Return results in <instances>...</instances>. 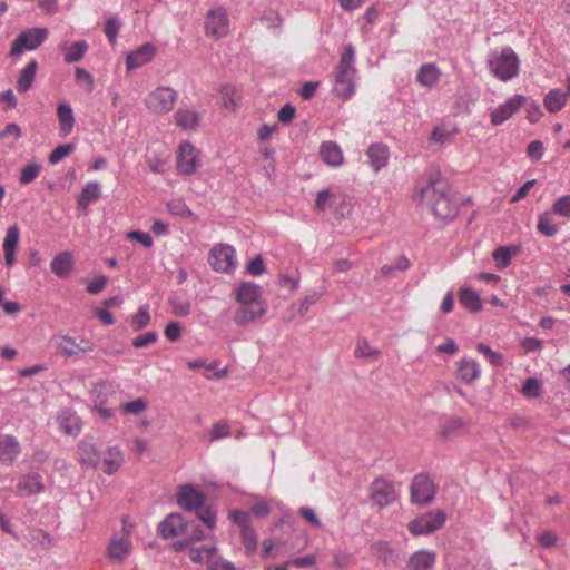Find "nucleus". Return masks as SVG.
I'll list each match as a JSON object with an SVG mask.
<instances>
[{
    "label": "nucleus",
    "instance_id": "79ce46f5",
    "mask_svg": "<svg viewBox=\"0 0 570 570\" xmlns=\"http://www.w3.org/2000/svg\"><path fill=\"white\" fill-rule=\"evenodd\" d=\"M373 550L384 562H394L397 559V556L394 549L386 541H377L373 544Z\"/></svg>",
    "mask_w": 570,
    "mask_h": 570
},
{
    "label": "nucleus",
    "instance_id": "0e129e2a",
    "mask_svg": "<svg viewBox=\"0 0 570 570\" xmlns=\"http://www.w3.org/2000/svg\"><path fill=\"white\" fill-rule=\"evenodd\" d=\"M61 429L66 434H77L80 431L79 419L70 416L61 422Z\"/></svg>",
    "mask_w": 570,
    "mask_h": 570
},
{
    "label": "nucleus",
    "instance_id": "69168bd1",
    "mask_svg": "<svg viewBox=\"0 0 570 570\" xmlns=\"http://www.w3.org/2000/svg\"><path fill=\"white\" fill-rule=\"evenodd\" d=\"M181 326L178 322H170L165 328V336L170 342H176L180 338Z\"/></svg>",
    "mask_w": 570,
    "mask_h": 570
},
{
    "label": "nucleus",
    "instance_id": "bf43d9fd",
    "mask_svg": "<svg viewBox=\"0 0 570 570\" xmlns=\"http://www.w3.org/2000/svg\"><path fill=\"white\" fill-rule=\"evenodd\" d=\"M334 195L330 189H323L318 191L316 200H315V207L318 210H325L326 208L331 207L333 204Z\"/></svg>",
    "mask_w": 570,
    "mask_h": 570
},
{
    "label": "nucleus",
    "instance_id": "dca6fc26",
    "mask_svg": "<svg viewBox=\"0 0 570 570\" xmlns=\"http://www.w3.org/2000/svg\"><path fill=\"white\" fill-rule=\"evenodd\" d=\"M79 462L90 469H96L100 463V452L92 438H85L78 444Z\"/></svg>",
    "mask_w": 570,
    "mask_h": 570
},
{
    "label": "nucleus",
    "instance_id": "49530a36",
    "mask_svg": "<svg viewBox=\"0 0 570 570\" xmlns=\"http://www.w3.org/2000/svg\"><path fill=\"white\" fill-rule=\"evenodd\" d=\"M542 384L535 377H529L524 381L522 385V393L524 396L529 399L538 397L541 394Z\"/></svg>",
    "mask_w": 570,
    "mask_h": 570
},
{
    "label": "nucleus",
    "instance_id": "680f3d73",
    "mask_svg": "<svg viewBox=\"0 0 570 570\" xmlns=\"http://www.w3.org/2000/svg\"><path fill=\"white\" fill-rule=\"evenodd\" d=\"M298 512H299V515L309 524L314 525L315 528L322 527L320 519L317 518L315 511L312 508L301 507Z\"/></svg>",
    "mask_w": 570,
    "mask_h": 570
},
{
    "label": "nucleus",
    "instance_id": "2f4dec72",
    "mask_svg": "<svg viewBox=\"0 0 570 570\" xmlns=\"http://www.w3.org/2000/svg\"><path fill=\"white\" fill-rule=\"evenodd\" d=\"M570 98V88L567 91L561 89H552L544 97V107L550 112H558L566 105L567 100Z\"/></svg>",
    "mask_w": 570,
    "mask_h": 570
},
{
    "label": "nucleus",
    "instance_id": "09e8293b",
    "mask_svg": "<svg viewBox=\"0 0 570 570\" xmlns=\"http://www.w3.org/2000/svg\"><path fill=\"white\" fill-rule=\"evenodd\" d=\"M242 541L248 552H254L257 549L258 540L255 530L250 527L240 530Z\"/></svg>",
    "mask_w": 570,
    "mask_h": 570
},
{
    "label": "nucleus",
    "instance_id": "a18cd8bd",
    "mask_svg": "<svg viewBox=\"0 0 570 570\" xmlns=\"http://www.w3.org/2000/svg\"><path fill=\"white\" fill-rule=\"evenodd\" d=\"M552 213L561 217L570 218V195H563L557 198L552 204Z\"/></svg>",
    "mask_w": 570,
    "mask_h": 570
},
{
    "label": "nucleus",
    "instance_id": "aec40b11",
    "mask_svg": "<svg viewBox=\"0 0 570 570\" xmlns=\"http://www.w3.org/2000/svg\"><path fill=\"white\" fill-rule=\"evenodd\" d=\"M45 491L42 478L38 473L26 474L19 478L17 492L21 497H29Z\"/></svg>",
    "mask_w": 570,
    "mask_h": 570
},
{
    "label": "nucleus",
    "instance_id": "ea45409f",
    "mask_svg": "<svg viewBox=\"0 0 570 570\" xmlns=\"http://www.w3.org/2000/svg\"><path fill=\"white\" fill-rule=\"evenodd\" d=\"M456 134V129L449 125H441L433 129L430 139L434 144L444 145Z\"/></svg>",
    "mask_w": 570,
    "mask_h": 570
},
{
    "label": "nucleus",
    "instance_id": "f257e3e1",
    "mask_svg": "<svg viewBox=\"0 0 570 570\" xmlns=\"http://www.w3.org/2000/svg\"><path fill=\"white\" fill-rule=\"evenodd\" d=\"M239 304L235 311L234 322L238 326L255 322L266 313V304L262 299V287L252 282L240 283L234 291Z\"/></svg>",
    "mask_w": 570,
    "mask_h": 570
},
{
    "label": "nucleus",
    "instance_id": "393cba45",
    "mask_svg": "<svg viewBox=\"0 0 570 570\" xmlns=\"http://www.w3.org/2000/svg\"><path fill=\"white\" fill-rule=\"evenodd\" d=\"M73 265L75 262L72 254L70 252H61L52 258L50 268L58 277L67 278L70 275Z\"/></svg>",
    "mask_w": 570,
    "mask_h": 570
},
{
    "label": "nucleus",
    "instance_id": "f704fd0d",
    "mask_svg": "<svg viewBox=\"0 0 570 570\" xmlns=\"http://www.w3.org/2000/svg\"><path fill=\"white\" fill-rule=\"evenodd\" d=\"M459 302L464 308L472 313L482 309L480 295L470 287H462L459 291Z\"/></svg>",
    "mask_w": 570,
    "mask_h": 570
},
{
    "label": "nucleus",
    "instance_id": "b1692460",
    "mask_svg": "<svg viewBox=\"0 0 570 570\" xmlns=\"http://www.w3.org/2000/svg\"><path fill=\"white\" fill-rule=\"evenodd\" d=\"M321 159L330 167H338L344 161L341 147L335 141H324L320 146Z\"/></svg>",
    "mask_w": 570,
    "mask_h": 570
},
{
    "label": "nucleus",
    "instance_id": "9d476101",
    "mask_svg": "<svg viewBox=\"0 0 570 570\" xmlns=\"http://www.w3.org/2000/svg\"><path fill=\"white\" fill-rule=\"evenodd\" d=\"M435 484L425 473H419L413 478L411 484V499L417 505H425L433 501Z\"/></svg>",
    "mask_w": 570,
    "mask_h": 570
},
{
    "label": "nucleus",
    "instance_id": "cd10ccee",
    "mask_svg": "<svg viewBox=\"0 0 570 570\" xmlns=\"http://www.w3.org/2000/svg\"><path fill=\"white\" fill-rule=\"evenodd\" d=\"M436 561V554L429 550L414 552L407 562L409 570H432Z\"/></svg>",
    "mask_w": 570,
    "mask_h": 570
},
{
    "label": "nucleus",
    "instance_id": "6ab92c4d",
    "mask_svg": "<svg viewBox=\"0 0 570 570\" xmlns=\"http://www.w3.org/2000/svg\"><path fill=\"white\" fill-rule=\"evenodd\" d=\"M186 530V523L178 513H170L159 523L158 531L165 539L175 538L183 534Z\"/></svg>",
    "mask_w": 570,
    "mask_h": 570
},
{
    "label": "nucleus",
    "instance_id": "473e14b6",
    "mask_svg": "<svg viewBox=\"0 0 570 570\" xmlns=\"http://www.w3.org/2000/svg\"><path fill=\"white\" fill-rule=\"evenodd\" d=\"M170 158V151L164 144H156L155 156H149L148 165L151 171L163 173L166 169L167 161Z\"/></svg>",
    "mask_w": 570,
    "mask_h": 570
},
{
    "label": "nucleus",
    "instance_id": "f3484780",
    "mask_svg": "<svg viewBox=\"0 0 570 570\" xmlns=\"http://www.w3.org/2000/svg\"><path fill=\"white\" fill-rule=\"evenodd\" d=\"M118 393V387L114 383L108 381H101L94 385L91 391V397L94 404L108 405L116 401Z\"/></svg>",
    "mask_w": 570,
    "mask_h": 570
},
{
    "label": "nucleus",
    "instance_id": "0eeeda50",
    "mask_svg": "<svg viewBox=\"0 0 570 570\" xmlns=\"http://www.w3.org/2000/svg\"><path fill=\"white\" fill-rule=\"evenodd\" d=\"M202 165L200 151L189 141L179 144L176 155V168L179 175L190 176Z\"/></svg>",
    "mask_w": 570,
    "mask_h": 570
},
{
    "label": "nucleus",
    "instance_id": "e433bc0d",
    "mask_svg": "<svg viewBox=\"0 0 570 570\" xmlns=\"http://www.w3.org/2000/svg\"><path fill=\"white\" fill-rule=\"evenodd\" d=\"M519 252L518 247L514 246H501L493 252V259L495 266L499 269H504L509 266L513 256Z\"/></svg>",
    "mask_w": 570,
    "mask_h": 570
},
{
    "label": "nucleus",
    "instance_id": "72a5a7b5",
    "mask_svg": "<svg viewBox=\"0 0 570 570\" xmlns=\"http://www.w3.org/2000/svg\"><path fill=\"white\" fill-rule=\"evenodd\" d=\"M61 50L65 53V61L67 63H73L83 58L88 50V43L85 40H79L72 43H63Z\"/></svg>",
    "mask_w": 570,
    "mask_h": 570
},
{
    "label": "nucleus",
    "instance_id": "f03ea898",
    "mask_svg": "<svg viewBox=\"0 0 570 570\" xmlns=\"http://www.w3.org/2000/svg\"><path fill=\"white\" fill-rule=\"evenodd\" d=\"M420 197L429 199L433 214L441 219H452L458 214L459 206L450 196L449 183L439 171L430 176L428 186L421 189Z\"/></svg>",
    "mask_w": 570,
    "mask_h": 570
},
{
    "label": "nucleus",
    "instance_id": "412c9836",
    "mask_svg": "<svg viewBox=\"0 0 570 570\" xmlns=\"http://www.w3.org/2000/svg\"><path fill=\"white\" fill-rule=\"evenodd\" d=\"M21 451L20 443L16 436L10 434H0V461L12 464Z\"/></svg>",
    "mask_w": 570,
    "mask_h": 570
},
{
    "label": "nucleus",
    "instance_id": "5701e85b",
    "mask_svg": "<svg viewBox=\"0 0 570 570\" xmlns=\"http://www.w3.org/2000/svg\"><path fill=\"white\" fill-rule=\"evenodd\" d=\"M53 341L57 351L67 357L76 356L92 351L91 346H86L85 348L78 347V343L76 342V340L69 335H57L53 338Z\"/></svg>",
    "mask_w": 570,
    "mask_h": 570
},
{
    "label": "nucleus",
    "instance_id": "e2e57ef3",
    "mask_svg": "<svg viewBox=\"0 0 570 570\" xmlns=\"http://www.w3.org/2000/svg\"><path fill=\"white\" fill-rule=\"evenodd\" d=\"M528 156L537 161L542 158L544 153L543 144L540 140H533L528 145L527 149Z\"/></svg>",
    "mask_w": 570,
    "mask_h": 570
},
{
    "label": "nucleus",
    "instance_id": "1a4fd4ad",
    "mask_svg": "<svg viewBox=\"0 0 570 570\" xmlns=\"http://www.w3.org/2000/svg\"><path fill=\"white\" fill-rule=\"evenodd\" d=\"M208 261L213 269L222 273H229L237 266L235 249L229 245L213 247Z\"/></svg>",
    "mask_w": 570,
    "mask_h": 570
},
{
    "label": "nucleus",
    "instance_id": "052dcab7",
    "mask_svg": "<svg viewBox=\"0 0 570 570\" xmlns=\"http://www.w3.org/2000/svg\"><path fill=\"white\" fill-rule=\"evenodd\" d=\"M229 519L239 528V530L250 527V518L247 512L235 510L229 513Z\"/></svg>",
    "mask_w": 570,
    "mask_h": 570
},
{
    "label": "nucleus",
    "instance_id": "7ed1b4c3",
    "mask_svg": "<svg viewBox=\"0 0 570 570\" xmlns=\"http://www.w3.org/2000/svg\"><path fill=\"white\" fill-rule=\"evenodd\" d=\"M354 62V47L347 45L344 47L336 69L333 89V92L344 100H348L355 92V77L357 71Z\"/></svg>",
    "mask_w": 570,
    "mask_h": 570
},
{
    "label": "nucleus",
    "instance_id": "c03bdc74",
    "mask_svg": "<svg viewBox=\"0 0 570 570\" xmlns=\"http://www.w3.org/2000/svg\"><path fill=\"white\" fill-rule=\"evenodd\" d=\"M223 105L226 109H235L237 107V89L232 85H224L220 88Z\"/></svg>",
    "mask_w": 570,
    "mask_h": 570
},
{
    "label": "nucleus",
    "instance_id": "20e7f679",
    "mask_svg": "<svg viewBox=\"0 0 570 570\" xmlns=\"http://www.w3.org/2000/svg\"><path fill=\"white\" fill-rule=\"evenodd\" d=\"M487 63L492 75L501 81L511 80L519 73V58L510 47L491 51Z\"/></svg>",
    "mask_w": 570,
    "mask_h": 570
},
{
    "label": "nucleus",
    "instance_id": "5fc2aeb1",
    "mask_svg": "<svg viewBox=\"0 0 570 570\" xmlns=\"http://www.w3.org/2000/svg\"><path fill=\"white\" fill-rule=\"evenodd\" d=\"M119 29H120V21L117 17H110L106 21L104 31L111 45H114L116 42Z\"/></svg>",
    "mask_w": 570,
    "mask_h": 570
},
{
    "label": "nucleus",
    "instance_id": "423d86ee",
    "mask_svg": "<svg viewBox=\"0 0 570 570\" xmlns=\"http://www.w3.org/2000/svg\"><path fill=\"white\" fill-rule=\"evenodd\" d=\"M47 37V28L35 27L20 32L12 42L10 57H20L24 50H36L42 45Z\"/></svg>",
    "mask_w": 570,
    "mask_h": 570
},
{
    "label": "nucleus",
    "instance_id": "4c0bfd02",
    "mask_svg": "<svg viewBox=\"0 0 570 570\" xmlns=\"http://www.w3.org/2000/svg\"><path fill=\"white\" fill-rule=\"evenodd\" d=\"M552 214V212H543L538 217V232L546 237H553L558 233Z\"/></svg>",
    "mask_w": 570,
    "mask_h": 570
},
{
    "label": "nucleus",
    "instance_id": "a211bd4d",
    "mask_svg": "<svg viewBox=\"0 0 570 570\" xmlns=\"http://www.w3.org/2000/svg\"><path fill=\"white\" fill-rule=\"evenodd\" d=\"M19 238L20 229L18 225L9 226L2 244L4 263L8 267H11L16 262V252L18 248Z\"/></svg>",
    "mask_w": 570,
    "mask_h": 570
},
{
    "label": "nucleus",
    "instance_id": "2eb2a0df",
    "mask_svg": "<svg viewBox=\"0 0 570 570\" xmlns=\"http://www.w3.org/2000/svg\"><path fill=\"white\" fill-rule=\"evenodd\" d=\"M205 497L190 484L181 485L178 490V504L186 511H195L204 504Z\"/></svg>",
    "mask_w": 570,
    "mask_h": 570
},
{
    "label": "nucleus",
    "instance_id": "8fccbe9b",
    "mask_svg": "<svg viewBox=\"0 0 570 570\" xmlns=\"http://www.w3.org/2000/svg\"><path fill=\"white\" fill-rule=\"evenodd\" d=\"M206 570H237V569L233 562L218 556L217 552L215 551L214 554L212 556V558L209 559Z\"/></svg>",
    "mask_w": 570,
    "mask_h": 570
},
{
    "label": "nucleus",
    "instance_id": "338daca9",
    "mask_svg": "<svg viewBox=\"0 0 570 570\" xmlns=\"http://www.w3.org/2000/svg\"><path fill=\"white\" fill-rule=\"evenodd\" d=\"M296 109L291 104L284 105L278 111V120L282 124H289L295 117Z\"/></svg>",
    "mask_w": 570,
    "mask_h": 570
},
{
    "label": "nucleus",
    "instance_id": "bb28decb",
    "mask_svg": "<svg viewBox=\"0 0 570 570\" xmlns=\"http://www.w3.org/2000/svg\"><path fill=\"white\" fill-rule=\"evenodd\" d=\"M101 197V186L97 181L87 183L81 193L77 196V205L82 212H87L91 203L97 202Z\"/></svg>",
    "mask_w": 570,
    "mask_h": 570
},
{
    "label": "nucleus",
    "instance_id": "de8ad7c7",
    "mask_svg": "<svg viewBox=\"0 0 570 570\" xmlns=\"http://www.w3.org/2000/svg\"><path fill=\"white\" fill-rule=\"evenodd\" d=\"M40 169H41V166L37 163H30V164L26 165L21 169L19 181L22 185L30 184L38 177Z\"/></svg>",
    "mask_w": 570,
    "mask_h": 570
},
{
    "label": "nucleus",
    "instance_id": "7c9ffc66",
    "mask_svg": "<svg viewBox=\"0 0 570 570\" xmlns=\"http://www.w3.org/2000/svg\"><path fill=\"white\" fill-rule=\"evenodd\" d=\"M38 70V62L30 60L20 71L17 80V90L19 92H27L31 89Z\"/></svg>",
    "mask_w": 570,
    "mask_h": 570
},
{
    "label": "nucleus",
    "instance_id": "774afa93",
    "mask_svg": "<svg viewBox=\"0 0 570 570\" xmlns=\"http://www.w3.org/2000/svg\"><path fill=\"white\" fill-rule=\"evenodd\" d=\"M247 272L253 276L262 275L265 272V264L261 256L249 261Z\"/></svg>",
    "mask_w": 570,
    "mask_h": 570
},
{
    "label": "nucleus",
    "instance_id": "58836bf2",
    "mask_svg": "<svg viewBox=\"0 0 570 570\" xmlns=\"http://www.w3.org/2000/svg\"><path fill=\"white\" fill-rule=\"evenodd\" d=\"M106 465L105 473H115L122 463V453L117 446L108 448L107 456L104 459Z\"/></svg>",
    "mask_w": 570,
    "mask_h": 570
},
{
    "label": "nucleus",
    "instance_id": "c85d7f7f",
    "mask_svg": "<svg viewBox=\"0 0 570 570\" xmlns=\"http://www.w3.org/2000/svg\"><path fill=\"white\" fill-rule=\"evenodd\" d=\"M57 117L61 136H68L75 127L72 108L68 104H59L57 107Z\"/></svg>",
    "mask_w": 570,
    "mask_h": 570
},
{
    "label": "nucleus",
    "instance_id": "39448f33",
    "mask_svg": "<svg viewBox=\"0 0 570 570\" xmlns=\"http://www.w3.org/2000/svg\"><path fill=\"white\" fill-rule=\"evenodd\" d=\"M132 524L127 518H122V530L117 532L110 539L107 546V557L111 562L122 563L132 550L130 532Z\"/></svg>",
    "mask_w": 570,
    "mask_h": 570
},
{
    "label": "nucleus",
    "instance_id": "4be33fe9",
    "mask_svg": "<svg viewBox=\"0 0 570 570\" xmlns=\"http://www.w3.org/2000/svg\"><path fill=\"white\" fill-rule=\"evenodd\" d=\"M371 168L377 173L387 165L390 151L386 145L382 142L371 144L366 150Z\"/></svg>",
    "mask_w": 570,
    "mask_h": 570
},
{
    "label": "nucleus",
    "instance_id": "f8f14e48",
    "mask_svg": "<svg viewBox=\"0 0 570 570\" xmlns=\"http://www.w3.org/2000/svg\"><path fill=\"white\" fill-rule=\"evenodd\" d=\"M206 33L213 38H222L229 31V18L227 11L219 7L208 11L205 20Z\"/></svg>",
    "mask_w": 570,
    "mask_h": 570
},
{
    "label": "nucleus",
    "instance_id": "c9c22d12",
    "mask_svg": "<svg viewBox=\"0 0 570 570\" xmlns=\"http://www.w3.org/2000/svg\"><path fill=\"white\" fill-rule=\"evenodd\" d=\"M177 126L185 130H194L199 125V114L190 109H179L175 112Z\"/></svg>",
    "mask_w": 570,
    "mask_h": 570
},
{
    "label": "nucleus",
    "instance_id": "4468645a",
    "mask_svg": "<svg viewBox=\"0 0 570 570\" xmlns=\"http://www.w3.org/2000/svg\"><path fill=\"white\" fill-rule=\"evenodd\" d=\"M371 498L381 508L391 504L396 499L394 485L384 479H376L371 487Z\"/></svg>",
    "mask_w": 570,
    "mask_h": 570
},
{
    "label": "nucleus",
    "instance_id": "6e6d98bb",
    "mask_svg": "<svg viewBox=\"0 0 570 570\" xmlns=\"http://www.w3.org/2000/svg\"><path fill=\"white\" fill-rule=\"evenodd\" d=\"M196 513H197V517L199 518V520H202V522L208 528V529H213L216 524V512L209 508V507H206L204 508L203 505L195 510Z\"/></svg>",
    "mask_w": 570,
    "mask_h": 570
},
{
    "label": "nucleus",
    "instance_id": "864d4df0",
    "mask_svg": "<svg viewBox=\"0 0 570 570\" xmlns=\"http://www.w3.org/2000/svg\"><path fill=\"white\" fill-rule=\"evenodd\" d=\"M173 313L176 316L185 317L190 313V303L188 299L181 297H174L170 301Z\"/></svg>",
    "mask_w": 570,
    "mask_h": 570
},
{
    "label": "nucleus",
    "instance_id": "3c124183",
    "mask_svg": "<svg viewBox=\"0 0 570 570\" xmlns=\"http://www.w3.org/2000/svg\"><path fill=\"white\" fill-rule=\"evenodd\" d=\"M73 149H75V146L72 144L59 145L51 151V154L49 155L48 161L51 165L58 164L65 157H67Z\"/></svg>",
    "mask_w": 570,
    "mask_h": 570
},
{
    "label": "nucleus",
    "instance_id": "4d7b16f0",
    "mask_svg": "<svg viewBox=\"0 0 570 570\" xmlns=\"http://www.w3.org/2000/svg\"><path fill=\"white\" fill-rule=\"evenodd\" d=\"M120 412L125 415H139L142 413V397L120 404Z\"/></svg>",
    "mask_w": 570,
    "mask_h": 570
},
{
    "label": "nucleus",
    "instance_id": "a878e982",
    "mask_svg": "<svg viewBox=\"0 0 570 570\" xmlns=\"http://www.w3.org/2000/svg\"><path fill=\"white\" fill-rule=\"evenodd\" d=\"M458 377L466 384L476 381L481 375L480 364L472 358H463L458 363Z\"/></svg>",
    "mask_w": 570,
    "mask_h": 570
},
{
    "label": "nucleus",
    "instance_id": "6e6552de",
    "mask_svg": "<svg viewBox=\"0 0 570 570\" xmlns=\"http://www.w3.org/2000/svg\"><path fill=\"white\" fill-rule=\"evenodd\" d=\"M445 513L442 510L424 513L409 523V530L414 535L433 533L441 529L445 522Z\"/></svg>",
    "mask_w": 570,
    "mask_h": 570
},
{
    "label": "nucleus",
    "instance_id": "c756f323",
    "mask_svg": "<svg viewBox=\"0 0 570 570\" xmlns=\"http://www.w3.org/2000/svg\"><path fill=\"white\" fill-rule=\"evenodd\" d=\"M441 71L434 63H425L420 67L416 81L426 88L434 87L440 80Z\"/></svg>",
    "mask_w": 570,
    "mask_h": 570
},
{
    "label": "nucleus",
    "instance_id": "603ef678",
    "mask_svg": "<svg viewBox=\"0 0 570 570\" xmlns=\"http://www.w3.org/2000/svg\"><path fill=\"white\" fill-rule=\"evenodd\" d=\"M476 350L480 353H482L492 365L499 366V365L503 364L502 354L493 351L490 346H488L483 343H479L476 345Z\"/></svg>",
    "mask_w": 570,
    "mask_h": 570
},
{
    "label": "nucleus",
    "instance_id": "37998d69",
    "mask_svg": "<svg viewBox=\"0 0 570 570\" xmlns=\"http://www.w3.org/2000/svg\"><path fill=\"white\" fill-rule=\"evenodd\" d=\"M230 435L229 426L224 421H218L213 424V426L208 431V441L217 442L222 439L228 438Z\"/></svg>",
    "mask_w": 570,
    "mask_h": 570
},
{
    "label": "nucleus",
    "instance_id": "a19ab883",
    "mask_svg": "<svg viewBox=\"0 0 570 570\" xmlns=\"http://www.w3.org/2000/svg\"><path fill=\"white\" fill-rule=\"evenodd\" d=\"M216 551L215 546H200L189 548V558L196 563H207Z\"/></svg>",
    "mask_w": 570,
    "mask_h": 570
},
{
    "label": "nucleus",
    "instance_id": "9b49d317",
    "mask_svg": "<svg viewBox=\"0 0 570 570\" xmlns=\"http://www.w3.org/2000/svg\"><path fill=\"white\" fill-rule=\"evenodd\" d=\"M177 100V92L169 87H159L151 91L145 101L147 107L154 112H168L173 109Z\"/></svg>",
    "mask_w": 570,
    "mask_h": 570
},
{
    "label": "nucleus",
    "instance_id": "ddd939ff",
    "mask_svg": "<svg viewBox=\"0 0 570 570\" xmlns=\"http://www.w3.org/2000/svg\"><path fill=\"white\" fill-rule=\"evenodd\" d=\"M527 98L522 95L511 96L504 104L500 105L491 114V124L493 126H500L508 119H510L525 102Z\"/></svg>",
    "mask_w": 570,
    "mask_h": 570
},
{
    "label": "nucleus",
    "instance_id": "13d9d810",
    "mask_svg": "<svg viewBox=\"0 0 570 570\" xmlns=\"http://www.w3.org/2000/svg\"><path fill=\"white\" fill-rule=\"evenodd\" d=\"M140 66H142V46L128 53L126 58V68L128 72L139 68Z\"/></svg>",
    "mask_w": 570,
    "mask_h": 570
}]
</instances>
